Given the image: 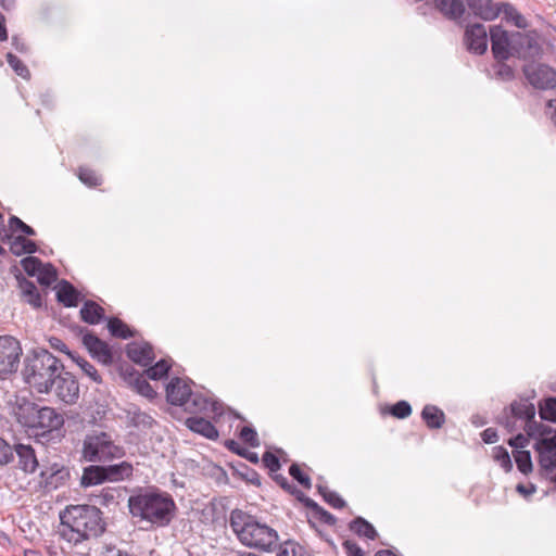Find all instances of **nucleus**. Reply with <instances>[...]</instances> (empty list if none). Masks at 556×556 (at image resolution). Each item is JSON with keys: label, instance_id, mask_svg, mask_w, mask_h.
I'll return each mask as SVG.
<instances>
[{"label": "nucleus", "instance_id": "nucleus-1", "mask_svg": "<svg viewBox=\"0 0 556 556\" xmlns=\"http://www.w3.org/2000/svg\"><path fill=\"white\" fill-rule=\"evenodd\" d=\"M59 534L74 545L97 539L104 531L101 510L93 505H73L60 514Z\"/></svg>", "mask_w": 556, "mask_h": 556}, {"label": "nucleus", "instance_id": "nucleus-2", "mask_svg": "<svg viewBox=\"0 0 556 556\" xmlns=\"http://www.w3.org/2000/svg\"><path fill=\"white\" fill-rule=\"evenodd\" d=\"M229 526L240 543L249 548L274 552L279 546V535L275 529L240 509L230 513Z\"/></svg>", "mask_w": 556, "mask_h": 556}, {"label": "nucleus", "instance_id": "nucleus-3", "mask_svg": "<svg viewBox=\"0 0 556 556\" xmlns=\"http://www.w3.org/2000/svg\"><path fill=\"white\" fill-rule=\"evenodd\" d=\"M64 365L46 349H35L24 359L22 370L25 383L38 393L49 394L52 382L62 374Z\"/></svg>", "mask_w": 556, "mask_h": 556}, {"label": "nucleus", "instance_id": "nucleus-4", "mask_svg": "<svg viewBox=\"0 0 556 556\" xmlns=\"http://www.w3.org/2000/svg\"><path fill=\"white\" fill-rule=\"evenodd\" d=\"M491 49L496 61H507L510 56L534 58L541 53V47L530 35L520 31L508 33L501 25L489 30Z\"/></svg>", "mask_w": 556, "mask_h": 556}, {"label": "nucleus", "instance_id": "nucleus-5", "mask_svg": "<svg viewBox=\"0 0 556 556\" xmlns=\"http://www.w3.org/2000/svg\"><path fill=\"white\" fill-rule=\"evenodd\" d=\"M130 513L159 527L168 525L176 508L170 495L162 492H146L128 500Z\"/></svg>", "mask_w": 556, "mask_h": 556}, {"label": "nucleus", "instance_id": "nucleus-6", "mask_svg": "<svg viewBox=\"0 0 556 556\" xmlns=\"http://www.w3.org/2000/svg\"><path fill=\"white\" fill-rule=\"evenodd\" d=\"M124 455V447L116 444L105 432L89 434L84 440L83 457L87 462L105 463L122 458Z\"/></svg>", "mask_w": 556, "mask_h": 556}, {"label": "nucleus", "instance_id": "nucleus-7", "mask_svg": "<svg viewBox=\"0 0 556 556\" xmlns=\"http://www.w3.org/2000/svg\"><path fill=\"white\" fill-rule=\"evenodd\" d=\"M536 408L528 399L513 401L508 407H505L497 417V424L504 427L508 432H515L523 429L528 432V425L533 422Z\"/></svg>", "mask_w": 556, "mask_h": 556}, {"label": "nucleus", "instance_id": "nucleus-8", "mask_svg": "<svg viewBox=\"0 0 556 556\" xmlns=\"http://www.w3.org/2000/svg\"><path fill=\"white\" fill-rule=\"evenodd\" d=\"M132 465L128 462L109 466L90 465L84 469L80 484L88 488L101 484L105 481H122L129 478L132 475Z\"/></svg>", "mask_w": 556, "mask_h": 556}, {"label": "nucleus", "instance_id": "nucleus-9", "mask_svg": "<svg viewBox=\"0 0 556 556\" xmlns=\"http://www.w3.org/2000/svg\"><path fill=\"white\" fill-rule=\"evenodd\" d=\"M22 348L11 336H0V379H7L18 368Z\"/></svg>", "mask_w": 556, "mask_h": 556}, {"label": "nucleus", "instance_id": "nucleus-10", "mask_svg": "<svg viewBox=\"0 0 556 556\" xmlns=\"http://www.w3.org/2000/svg\"><path fill=\"white\" fill-rule=\"evenodd\" d=\"M49 394H53L64 404L73 405L79 399V383L76 378L64 368L62 374L53 380Z\"/></svg>", "mask_w": 556, "mask_h": 556}, {"label": "nucleus", "instance_id": "nucleus-11", "mask_svg": "<svg viewBox=\"0 0 556 556\" xmlns=\"http://www.w3.org/2000/svg\"><path fill=\"white\" fill-rule=\"evenodd\" d=\"M523 74L534 88L547 90L556 87V71L546 64H526Z\"/></svg>", "mask_w": 556, "mask_h": 556}, {"label": "nucleus", "instance_id": "nucleus-12", "mask_svg": "<svg viewBox=\"0 0 556 556\" xmlns=\"http://www.w3.org/2000/svg\"><path fill=\"white\" fill-rule=\"evenodd\" d=\"M486 28L481 23L468 24L464 33V45L466 49L473 54L482 55L488 50Z\"/></svg>", "mask_w": 556, "mask_h": 556}, {"label": "nucleus", "instance_id": "nucleus-13", "mask_svg": "<svg viewBox=\"0 0 556 556\" xmlns=\"http://www.w3.org/2000/svg\"><path fill=\"white\" fill-rule=\"evenodd\" d=\"M539 453V464L545 470L556 468V435L539 439L534 444Z\"/></svg>", "mask_w": 556, "mask_h": 556}, {"label": "nucleus", "instance_id": "nucleus-14", "mask_svg": "<svg viewBox=\"0 0 556 556\" xmlns=\"http://www.w3.org/2000/svg\"><path fill=\"white\" fill-rule=\"evenodd\" d=\"M470 12L483 20L494 21L500 16V1L495 0H465Z\"/></svg>", "mask_w": 556, "mask_h": 556}, {"label": "nucleus", "instance_id": "nucleus-15", "mask_svg": "<svg viewBox=\"0 0 556 556\" xmlns=\"http://www.w3.org/2000/svg\"><path fill=\"white\" fill-rule=\"evenodd\" d=\"M83 343L99 362L103 364H110L112 362V353L109 345L94 334L86 333L83 337Z\"/></svg>", "mask_w": 556, "mask_h": 556}, {"label": "nucleus", "instance_id": "nucleus-16", "mask_svg": "<svg viewBox=\"0 0 556 556\" xmlns=\"http://www.w3.org/2000/svg\"><path fill=\"white\" fill-rule=\"evenodd\" d=\"M188 395H191L190 386L181 378H174L167 384L166 396L170 404L184 407L188 400Z\"/></svg>", "mask_w": 556, "mask_h": 556}, {"label": "nucleus", "instance_id": "nucleus-17", "mask_svg": "<svg viewBox=\"0 0 556 556\" xmlns=\"http://www.w3.org/2000/svg\"><path fill=\"white\" fill-rule=\"evenodd\" d=\"M64 424L62 415L58 414L52 407H40L31 428L54 430Z\"/></svg>", "mask_w": 556, "mask_h": 556}, {"label": "nucleus", "instance_id": "nucleus-18", "mask_svg": "<svg viewBox=\"0 0 556 556\" xmlns=\"http://www.w3.org/2000/svg\"><path fill=\"white\" fill-rule=\"evenodd\" d=\"M39 405L28 401L26 397H17L14 414L23 426L31 428L36 419Z\"/></svg>", "mask_w": 556, "mask_h": 556}, {"label": "nucleus", "instance_id": "nucleus-19", "mask_svg": "<svg viewBox=\"0 0 556 556\" xmlns=\"http://www.w3.org/2000/svg\"><path fill=\"white\" fill-rule=\"evenodd\" d=\"M434 8L447 20L459 23L465 14L464 0H434Z\"/></svg>", "mask_w": 556, "mask_h": 556}, {"label": "nucleus", "instance_id": "nucleus-20", "mask_svg": "<svg viewBox=\"0 0 556 556\" xmlns=\"http://www.w3.org/2000/svg\"><path fill=\"white\" fill-rule=\"evenodd\" d=\"M127 356L135 363L148 366L153 359V350L149 343L131 342L127 345Z\"/></svg>", "mask_w": 556, "mask_h": 556}, {"label": "nucleus", "instance_id": "nucleus-21", "mask_svg": "<svg viewBox=\"0 0 556 556\" xmlns=\"http://www.w3.org/2000/svg\"><path fill=\"white\" fill-rule=\"evenodd\" d=\"M40 476L47 488L58 489L70 478V470L59 464H52L49 468L42 470Z\"/></svg>", "mask_w": 556, "mask_h": 556}, {"label": "nucleus", "instance_id": "nucleus-22", "mask_svg": "<svg viewBox=\"0 0 556 556\" xmlns=\"http://www.w3.org/2000/svg\"><path fill=\"white\" fill-rule=\"evenodd\" d=\"M13 452L18 457V468L27 473L34 472L38 467V460L35 451L30 445L15 444Z\"/></svg>", "mask_w": 556, "mask_h": 556}, {"label": "nucleus", "instance_id": "nucleus-23", "mask_svg": "<svg viewBox=\"0 0 556 556\" xmlns=\"http://www.w3.org/2000/svg\"><path fill=\"white\" fill-rule=\"evenodd\" d=\"M186 425L193 432L200 433L207 439L215 440L218 438V431L214 425L202 417H190L186 420Z\"/></svg>", "mask_w": 556, "mask_h": 556}, {"label": "nucleus", "instance_id": "nucleus-24", "mask_svg": "<svg viewBox=\"0 0 556 556\" xmlns=\"http://www.w3.org/2000/svg\"><path fill=\"white\" fill-rule=\"evenodd\" d=\"M18 288L25 302L29 303L34 307L41 306V296L35 282L22 278L18 280Z\"/></svg>", "mask_w": 556, "mask_h": 556}, {"label": "nucleus", "instance_id": "nucleus-25", "mask_svg": "<svg viewBox=\"0 0 556 556\" xmlns=\"http://www.w3.org/2000/svg\"><path fill=\"white\" fill-rule=\"evenodd\" d=\"M421 418L430 429H440L445 422L443 410L434 405H426L422 408Z\"/></svg>", "mask_w": 556, "mask_h": 556}, {"label": "nucleus", "instance_id": "nucleus-26", "mask_svg": "<svg viewBox=\"0 0 556 556\" xmlns=\"http://www.w3.org/2000/svg\"><path fill=\"white\" fill-rule=\"evenodd\" d=\"M500 14L502 13L504 20L513 23L516 27L525 29L528 27V22L525 16L517 11V9L509 2L500 1Z\"/></svg>", "mask_w": 556, "mask_h": 556}, {"label": "nucleus", "instance_id": "nucleus-27", "mask_svg": "<svg viewBox=\"0 0 556 556\" xmlns=\"http://www.w3.org/2000/svg\"><path fill=\"white\" fill-rule=\"evenodd\" d=\"M78 295L79 293L70 282L63 280L59 283L56 298L58 301L63 303L65 306H76L78 302Z\"/></svg>", "mask_w": 556, "mask_h": 556}, {"label": "nucleus", "instance_id": "nucleus-28", "mask_svg": "<svg viewBox=\"0 0 556 556\" xmlns=\"http://www.w3.org/2000/svg\"><path fill=\"white\" fill-rule=\"evenodd\" d=\"M81 319L90 325L101 321L104 316V309L93 301H87L80 309Z\"/></svg>", "mask_w": 556, "mask_h": 556}, {"label": "nucleus", "instance_id": "nucleus-29", "mask_svg": "<svg viewBox=\"0 0 556 556\" xmlns=\"http://www.w3.org/2000/svg\"><path fill=\"white\" fill-rule=\"evenodd\" d=\"M129 424L140 430L150 429L154 422L153 418L137 407L127 410Z\"/></svg>", "mask_w": 556, "mask_h": 556}, {"label": "nucleus", "instance_id": "nucleus-30", "mask_svg": "<svg viewBox=\"0 0 556 556\" xmlns=\"http://www.w3.org/2000/svg\"><path fill=\"white\" fill-rule=\"evenodd\" d=\"M350 529L357 535L367 538L369 540H374L377 536V531L375 530L372 525L362 517L355 518L350 523Z\"/></svg>", "mask_w": 556, "mask_h": 556}, {"label": "nucleus", "instance_id": "nucleus-31", "mask_svg": "<svg viewBox=\"0 0 556 556\" xmlns=\"http://www.w3.org/2000/svg\"><path fill=\"white\" fill-rule=\"evenodd\" d=\"M541 419L556 424V397H547L539 403Z\"/></svg>", "mask_w": 556, "mask_h": 556}, {"label": "nucleus", "instance_id": "nucleus-32", "mask_svg": "<svg viewBox=\"0 0 556 556\" xmlns=\"http://www.w3.org/2000/svg\"><path fill=\"white\" fill-rule=\"evenodd\" d=\"M208 405L210 402L205 396L198 393H193L191 391V395H188V400L184 408L185 410L190 413H199L202 410H206Z\"/></svg>", "mask_w": 556, "mask_h": 556}, {"label": "nucleus", "instance_id": "nucleus-33", "mask_svg": "<svg viewBox=\"0 0 556 556\" xmlns=\"http://www.w3.org/2000/svg\"><path fill=\"white\" fill-rule=\"evenodd\" d=\"M555 429L551 428L549 426L543 425L542 422H538L535 419L533 422H530L528 425V437L531 438H552L555 434Z\"/></svg>", "mask_w": 556, "mask_h": 556}, {"label": "nucleus", "instance_id": "nucleus-34", "mask_svg": "<svg viewBox=\"0 0 556 556\" xmlns=\"http://www.w3.org/2000/svg\"><path fill=\"white\" fill-rule=\"evenodd\" d=\"M109 331L112 336L122 339H128L134 336L129 327L118 318H111L108 323Z\"/></svg>", "mask_w": 556, "mask_h": 556}, {"label": "nucleus", "instance_id": "nucleus-35", "mask_svg": "<svg viewBox=\"0 0 556 556\" xmlns=\"http://www.w3.org/2000/svg\"><path fill=\"white\" fill-rule=\"evenodd\" d=\"M514 458L517 464V468L525 475L532 471L531 454L526 450H517L514 452Z\"/></svg>", "mask_w": 556, "mask_h": 556}, {"label": "nucleus", "instance_id": "nucleus-36", "mask_svg": "<svg viewBox=\"0 0 556 556\" xmlns=\"http://www.w3.org/2000/svg\"><path fill=\"white\" fill-rule=\"evenodd\" d=\"M382 413H389L395 418L403 419L412 414V406L406 401H400L396 404L382 409Z\"/></svg>", "mask_w": 556, "mask_h": 556}, {"label": "nucleus", "instance_id": "nucleus-37", "mask_svg": "<svg viewBox=\"0 0 556 556\" xmlns=\"http://www.w3.org/2000/svg\"><path fill=\"white\" fill-rule=\"evenodd\" d=\"M493 459L498 463V465L506 471H510L513 468V463L507 450L503 446L493 447Z\"/></svg>", "mask_w": 556, "mask_h": 556}, {"label": "nucleus", "instance_id": "nucleus-38", "mask_svg": "<svg viewBox=\"0 0 556 556\" xmlns=\"http://www.w3.org/2000/svg\"><path fill=\"white\" fill-rule=\"evenodd\" d=\"M12 250L17 255L21 253L31 254L36 251V243L24 237H17L12 244Z\"/></svg>", "mask_w": 556, "mask_h": 556}, {"label": "nucleus", "instance_id": "nucleus-39", "mask_svg": "<svg viewBox=\"0 0 556 556\" xmlns=\"http://www.w3.org/2000/svg\"><path fill=\"white\" fill-rule=\"evenodd\" d=\"M169 367L167 361L161 359L154 366L149 367L146 370V375L152 380H159L167 375Z\"/></svg>", "mask_w": 556, "mask_h": 556}, {"label": "nucleus", "instance_id": "nucleus-40", "mask_svg": "<svg viewBox=\"0 0 556 556\" xmlns=\"http://www.w3.org/2000/svg\"><path fill=\"white\" fill-rule=\"evenodd\" d=\"M79 180L88 187H96L101 184V177L92 169L80 167L78 172Z\"/></svg>", "mask_w": 556, "mask_h": 556}, {"label": "nucleus", "instance_id": "nucleus-41", "mask_svg": "<svg viewBox=\"0 0 556 556\" xmlns=\"http://www.w3.org/2000/svg\"><path fill=\"white\" fill-rule=\"evenodd\" d=\"M5 59L9 65L18 76L23 78L29 76L28 67L15 54L9 52L7 53Z\"/></svg>", "mask_w": 556, "mask_h": 556}, {"label": "nucleus", "instance_id": "nucleus-42", "mask_svg": "<svg viewBox=\"0 0 556 556\" xmlns=\"http://www.w3.org/2000/svg\"><path fill=\"white\" fill-rule=\"evenodd\" d=\"M319 493L323 495L324 500L334 508H343L345 506V502L343 498L339 496L338 493L329 491L326 486H318Z\"/></svg>", "mask_w": 556, "mask_h": 556}, {"label": "nucleus", "instance_id": "nucleus-43", "mask_svg": "<svg viewBox=\"0 0 556 556\" xmlns=\"http://www.w3.org/2000/svg\"><path fill=\"white\" fill-rule=\"evenodd\" d=\"M37 276L41 285L50 286L56 279V270L51 264L42 263V268L39 269Z\"/></svg>", "mask_w": 556, "mask_h": 556}, {"label": "nucleus", "instance_id": "nucleus-44", "mask_svg": "<svg viewBox=\"0 0 556 556\" xmlns=\"http://www.w3.org/2000/svg\"><path fill=\"white\" fill-rule=\"evenodd\" d=\"M72 358L77 363V365L83 369V371L90 377L96 382H101V377L98 374L97 369L93 365L81 357L72 356Z\"/></svg>", "mask_w": 556, "mask_h": 556}, {"label": "nucleus", "instance_id": "nucleus-45", "mask_svg": "<svg viewBox=\"0 0 556 556\" xmlns=\"http://www.w3.org/2000/svg\"><path fill=\"white\" fill-rule=\"evenodd\" d=\"M279 552L277 556H302V547L294 542L287 541L283 544L279 543Z\"/></svg>", "mask_w": 556, "mask_h": 556}, {"label": "nucleus", "instance_id": "nucleus-46", "mask_svg": "<svg viewBox=\"0 0 556 556\" xmlns=\"http://www.w3.org/2000/svg\"><path fill=\"white\" fill-rule=\"evenodd\" d=\"M495 76L502 80L509 81L514 78L515 73L511 66L507 65L505 61H497L494 66Z\"/></svg>", "mask_w": 556, "mask_h": 556}, {"label": "nucleus", "instance_id": "nucleus-47", "mask_svg": "<svg viewBox=\"0 0 556 556\" xmlns=\"http://www.w3.org/2000/svg\"><path fill=\"white\" fill-rule=\"evenodd\" d=\"M22 266L28 275L35 276L42 268V262L37 257L27 256L22 260Z\"/></svg>", "mask_w": 556, "mask_h": 556}, {"label": "nucleus", "instance_id": "nucleus-48", "mask_svg": "<svg viewBox=\"0 0 556 556\" xmlns=\"http://www.w3.org/2000/svg\"><path fill=\"white\" fill-rule=\"evenodd\" d=\"M290 476L295 479L304 488L309 489L312 486L311 478L304 475L296 464H292L289 468Z\"/></svg>", "mask_w": 556, "mask_h": 556}, {"label": "nucleus", "instance_id": "nucleus-49", "mask_svg": "<svg viewBox=\"0 0 556 556\" xmlns=\"http://www.w3.org/2000/svg\"><path fill=\"white\" fill-rule=\"evenodd\" d=\"M135 388L141 395H143L148 399H153L155 396V391L150 386V383L142 377L136 378Z\"/></svg>", "mask_w": 556, "mask_h": 556}, {"label": "nucleus", "instance_id": "nucleus-50", "mask_svg": "<svg viewBox=\"0 0 556 556\" xmlns=\"http://www.w3.org/2000/svg\"><path fill=\"white\" fill-rule=\"evenodd\" d=\"M240 438L245 443H249L251 446L255 447L260 445V440L256 431L251 427H243L240 431Z\"/></svg>", "mask_w": 556, "mask_h": 556}, {"label": "nucleus", "instance_id": "nucleus-51", "mask_svg": "<svg viewBox=\"0 0 556 556\" xmlns=\"http://www.w3.org/2000/svg\"><path fill=\"white\" fill-rule=\"evenodd\" d=\"M10 227L13 231L20 230L27 236H34L35 230L16 216L10 218Z\"/></svg>", "mask_w": 556, "mask_h": 556}, {"label": "nucleus", "instance_id": "nucleus-52", "mask_svg": "<svg viewBox=\"0 0 556 556\" xmlns=\"http://www.w3.org/2000/svg\"><path fill=\"white\" fill-rule=\"evenodd\" d=\"M13 459V448L0 438V465H7Z\"/></svg>", "mask_w": 556, "mask_h": 556}, {"label": "nucleus", "instance_id": "nucleus-53", "mask_svg": "<svg viewBox=\"0 0 556 556\" xmlns=\"http://www.w3.org/2000/svg\"><path fill=\"white\" fill-rule=\"evenodd\" d=\"M263 463L270 471H277L280 469L279 458L270 452H266L263 455Z\"/></svg>", "mask_w": 556, "mask_h": 556}, {"label": "nucleus", "instance_id": "nucleus-54", "mask_svg": "<svg viewBox=\"0 0 556 556\" xmlns=\"http://www.w3.org/2000/svg\"><path fill=\"white\" fill-rule=\"evenodd\" d=\"M275 480L283 490H286L290 494H293V495L299 494V495L303 496V493L300 490H298L294 485L290 484L288 482V479L286 477H283L282 475H277L275 477Z\"/></svg>", "mask_w": 556, "mask_h": 556}, {"label": "nucleus", "instance_id": "nucleus-55", "mask_svg": "<svg viewBox=\"0 0 556 556\" xmlns=\"http://www.w3.org/2000/svg\"><path fill=\"white\" fill-rule=\"evenodd\" d=\"M529 438L528 434L523 435L522 433H518L516 437L508 440V444L516 448V451L523 450L529 443Z\"/></svg>", "mask_w": 556, "mask_h": 556}, {"label": "nucleus", "instance_id": "nucleus-56", "mask_svg": "<svg viewBox=\"0 0 556 556\" xmlns=\"http://www.w3.org/2000/svg\"><path fill=\"white\" fill-rule=\"evenodd\" d=\"M343 547L348 556H364L362 548L355 542L346 540L343 543Z\"/></svg>", "mask_w": 556, "mask_h": 556}, {"label": "nucleus", "instance_id": "nucleus-57", "mask_svg": "<svg viewBox=\"0 0 556 556\" xmlns=\"http://www.w3.org/2000/svg\"><path fill=\"white\" fill-rule=\"evenodd\" d=\"M236 445H237V443L235 441H231L228 446H229L230 450L236 451L239 455L244 456L251 463L256 464L258 462V457H257L256 453L249 452L247 450H242V451L241 450H236L235 448Z\"/></svg>", "mask_w": 556, "mask_h": 556}, {"label": "nucleus", "instance_id": "nucleus-58", "mask_svg": "<svg viewBox=\"0 0 556 556\" xmlns=\"http://www.w3.org/2000/svg\"><path fill=\"white\" fill-rule=\"evenodd\" d=\"M49 343L52 349L61 351L63 353H66L71 357L73 356L72 353L70 351H67V346L62 340H60L58 338H51L49 340Z\"/></svg>", "mask_w": 556, "mask_h": 556}, {"label": "nucleus", "instance_id": "nucleus-59", "mask_svg": "<svg viewBox=\"0 0 556 556\" xmlns=\"http://www.w3.org/2000/svg\"><path fill=\"white\" fill-rule=\"evenodd\" d=\"M482 440L485 443H495L497 441V433L493 428H488L482 432Z\"/></svg>", "mask_w": 556, "mask_h": 556}, {"label": "nucleus", "instance_id": "nucleus-60", "mask_svg": "<svg viewBox=\"0 0 556 556\" xmlns=\"http://www.w3.org/2000/svg\"><path fill=\"white\" fill-rule=\"evenodd\" d=\"M316 513L319 515V519L327 525H333L336 522L334 516L328 513L327 510L323 509L321 507Z\"/></svg>", "mask_w": 556, "mask_h": 556}, {"label": "nucleus", "instance_id": "nucleus-61", "mask_svg": "<svg viewBox=\"0 0 556 556\" xmlns=\"http://www.w3.org/2000/svg\"><path fill=\"white\" fill-rule=\"evenodd\" d=\"M516 490H517V492L519 494L523 495L525 497H528L529 495L533 494L536 491L534 484H530L529 486H527V485L521 484V483H519L516 486Z\"/></svg>", "mask_w": 556, "mask_h": 556}, {"label": "nucleus", "instance_id": "nucleus-62", "mask_svg": "<svg viewBox=\"0 0 556 556\" xmlns=\"http://www.w3.org/2000/svg\"><path fill=\"white\" fill-rule=\"evenodd\" d=\"M547 114L551 121L556 126V99H551L546 103Z\"/></svg>", "mask_w": 556, "mask_h": 556}, {"label": "nucleus", "instance_id": "nucleus-63", "mask_svg": "<svg viewBox=\"0 0 556 556\" xmlns=\"http://www.w3.org/2000/svg\"><path fill=\"white\" fill-rule=\"evenodd\" d=\"M295 496H296L298 500L303 502L306 507L312 508L315 511H317L320 508V506H318L317 503H315L313 500L306 497L304 494H303V496H301L299 494H296Z\"/></svg>", "mask_w": 556, "mask_h": 556}, {"label": "nucleus", "instance_id": "nucleus-64", "mask_svg": "<svg viewBox=\"0 0 556 556\" xmlns=\"http://www.w3.org/2000/svg\"><path fill=\"white\" fill-rule=\"evenodd\" d=\"M8 39V31L5 27V18L3 14L0 13V41H5Z\"/></svg>", "mask_w": 556, "mask_h": 556}]
</instances>
